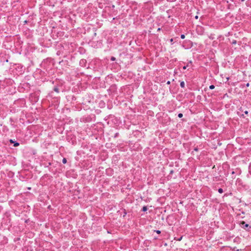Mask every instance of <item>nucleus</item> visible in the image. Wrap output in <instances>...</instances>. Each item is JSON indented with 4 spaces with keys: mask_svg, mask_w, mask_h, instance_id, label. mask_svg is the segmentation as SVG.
<instances>
[{
    "mask_svg": "<svg viewBox=\"0 0 251 251\" xmlns=\"http://www.w3.org/2000/svg\"><path fill=\"white\" fill-rule=\"evenodd\" d=\"M173 173V171H172H172H171L170 173H171V174H172Z\"/></svg>",
    "mask_w": 251,
    "mask_h": 251,
    "instance_id": "21",
    "label": "nucleus"
},
{
    "mask_svg": "<svg viewBox=\"0 0 251 251\" xmlns=\"http://www.w3.org/2000/svg\"><path fill=\"white\" fill-rule=\"evenodd\" d=\"M214 180H215V181H218L219 180V178L218 176H216L214 177V178L213 179Z\"/></svg>",
    "mask_w": 251,
    "mask_h": 251,
    "instance_id": "8",
    "label": "nucleus"
},
{
    "mask_svg": "<svg viewBox=\"0 0 251 251\" xmlns=\"http://www.w3.org/2000/svg\"><path fill=\"white\" fill-rule=\"evenodd\" d=\"M148 210V208L146 206H143V208H142V211H144V212H146V211H147Z\"/></svg>",
    "mask_w": 251,
    "mask_h": 251,
    "instance_id": "4",
    "label": "nucleus"
},
{
    "mask_svg": "<svg viewBox=\"0 0 251 251\" xmlns=\"http://www.w3.org/2000/svg\"><path fill=\"white\" fill-rule=\"evenodd\" d=\"M195 18H196V19H198V16H196L195 17Z\"/></svg>",
    "mask_w": 251,
    "mask_h": 251,
    "instance_id": "22",
    "label": "nucleus"
},
{
    "mask_svg": "<svg viewBox=\"0 0 251 251\" xmlns=\"http://www.w3.org/2000/svg\"><path fill=\"white\" fill-rule=\"evenodd\" d=\"M10 142L11 143H14V141H13L12 139H11V140H10Z\"/></svg>",
    "mask_w": 251,
    "mask_h": 251,
    "instance_id": "17",
    "label": "nucleus"
},
{
    "mask_svg": "<svg viewBox=\"0 0 251 251\" xmlns=\"http://www.w3.org/2000/svg\"><path fill=\"white\" fill-rule=\"evenodd\" d=\"M180 85L181 87L184 88V86H185V83H184V81H181L180 82Z\"/></svg>",
    "mask_w": 251,
    "mask_h": 251,
    "instance_id": "3",
    "label": "nucleus"
},
{
    "mask_svg": "<svg viewBox=\"0 0 251 251\" xmlns=\"http://www.w3.org/2000/svg\"><path fill=\"white\" fill-rule=\"evenodd\" d=\"M188 67V65H186V66H184L183 67V69L185 70L186 69V68Z\"/></svg>",
    "mask_w": 251,
    "mask_h": 251,
    "instance_id": "15",
    "label": "nucleus"
},
{
    "mask_svg": "<svg viewBox=\"0 0 251 251\" xmlns=\"http://www.w3.org/2000/svg\"><path fill=\"white\" fill-rule=\"evenodd\" d=\"M180 37L181 39H183L185 38V35L184 34H181Z\"/></svg>",
    "mask_w": 251,
    "mask_h": 251,
    "instance_id": "13",
    "label": "nucleus"
},
{
    "mask_svg": "<svg viewBox=\"0 0 251 251\" xmlns=\"http://www.w3.org/2000/svg\"><path fill=\"white\" fill-rule=\"evenodd\" d=\"M245 114H248V111H245Z\"/></svg>",
    "mask_w": 251,
    "mask_h": 251,
    "instance_id": "23",
    "label": "nucleus"
},
{
    "mask_svg": "<svg viewBox=\"0 0 251 251\" xmlns=\"http://www.w3.org/2000/svg\"><path fill=\"white\" fill-rule=\"evenodd\" d=\"M183 116V114L182 113H179L178 115V117L179 118H182Z\"/></svg>",
    "mask_w": 251,
    "mask_h": 251,
    "instance_id": "11",
    "label": "nucleus"
},
{
    "mask_svg": "<svg viewBox=\"0 0 251 251\" xmlns=\"http://www.w3.org/2000/svg\"><path fill=\"white\" fill-rule=\"evenodd\" d=\"M246 86H247V87H249V86H250V84H249V83H247V84H246Z\"/></svg>",
    "mask_w": 251,
    "mask_h": 251,
    "instance_id": "16",
    "label": "nucleus"
},
{
    "mask_svg": "<svg viewBox=\"0 0 251 251\" xmlns=\"http://www.w3.org/2000/svg\"><path fill=\"white\" fill-rule=\"evenodd\" d=\"M62 162L63 164H65L67 162V160H66V158H63V159L62 160Z\"/></svg>",
    "mask_w": 251,
    "mask_h": 251,
    "instance_id": "7",
    "label": "nucleus"
},
{
    "mask_svg": "<svg viewBox=\"0 0 251 251\" xmlns=\"http://www.w3.org/2000/svg\"><path fill=\"white\" fill-rule=\"evenodd\" d=\"M170 41H171V42H172L173 41V39H171L170 40Z\"/></svg>",
    "mask_w": 251,
    "mask_h": 251,
    "instance_id": "20",
    "label": "nucleus"
},
{
    "mask_svg": "<svg viewBox=\"0 0 251 251\" xmlns=\"http://www.w3.org/2000/svg\"><path fill=\"white\" fill-rule=\"evenodd\" d=\"M234 172L233 171V172H232V174H234Z\"/></svg>",
    "mask_w": 251,
    "mask_h": 251,
    "instance_id": "24",
    "label": "nucleus"
},
{
    "mask_svg": "<svg viewBox=\"0 0 251 251\" xmlns=\"http://www.w3.org/2000/svg\"><path fill=\"white\" fill-rule=\"evenodd\" d=\"M167 83H168V84H169V83H170V81H168V82H167Z\"/></svg>",
    "mask_w": 251,
    "mask_h": 251,
    "instance_id": "25",
    "label": "nucleus"
},
{
    "mask_svg": "<svg viewBox=\"0 0 251 251\" xmlns=\"http://www.w3.org/2000/svg\"><path fill=\"white\" fill-rule=\"evenodd\" d=\"M236 43V41H234L232 42L233 44H235Z\"/></svg>",
    "mask_w": 251,
    "mask_h": 251,
    "instance_id": "19",
    "label": "nucleus"
},
{
    "mask_svg": "<svg viewBox=\"0 0 251 251\" xmlns=\"http://www.w3.org/2000/svg\"><path fill=\"white\" fill-rule=\"evenodd\" d=\"M19 146V143L16 142H14V147H18Z\"/></svg>",
    "mask_w": 251,
    "mask_h": 251,
    "instance_id": "5",
    "label": "nucleus"
},
{
    "mask_svg": "<svg viewBox=\"0 0 251 251\" xmlns=\"http://www.w3.org/2000/svg\"><path fill=\"white\" fill-rule=\"evenodd\" d=\"M54 90L55 92H57V93H58V92H59V89H58V88H56V87H55V88H54Z\"/></svg>",
    "mask_w": 251,
    "mask_h": 251,
    "instance_id": "10",
    "label": "nucleus"
},
{
    "mask_svg": "<svg viewBox=\"0 0 251 251\" xmlns=\"http://www.w3.org/2000/svg\"><path fill=\"white\" fill-rule=\"evenodd\" d=\"M242 1H244L245 0H241Z\"/></svg>",
    "mask_w": 251,
    "mask_h": 251,
    "instance_id": "26",
    "label": "nucleus"
},
{
    "mask_svg": "<svg viewBox=\"0 0 251 251\" xmlns=\"http://www.w3.org/2000/svg\"><path fill=\"white\" fill-rule=\"evenodd\" d=\"M241 226H242V227H243L245 229L249 226V225L246 224L244 221H242L241 223Z\"/></svg>",
    "mask_w": 251,
    "mask_h": 251,
    "instance_id": "1",
    "label": "nucleus"
},
{
    "mask_svg": "<svg viewBox=\"0 0 251 251\" xmlns=\"http://www.w3.org/2000/svg\"><path fill=\"white\" fill-rule=\"evenodd\" d=\"M215 88V86L213 85H211L209 86V88L210 89H213Z\"/></svg>",
    "mask_w": 251,
    "mask_h": 251,
    "instance_id": "9",
    "label": "nucleus"
},
{
    "mask_svg": "<svg viewBox=\"0 0 251 251\" xmlns=\"http://www.w3.org/2000/svg\"><path fill=\"white\" fill-rule=\"evenodd\" d=\"M111 60L112 61H114V60H115V58L114 57H112L111 58Z\"/></svg>",
    "mask_w": 251,
    "mask_h": 251,
    "instance_id": "14",
    "label": "nucleus"
},
{
    "mask_svg": "<svg viewBox=\"0 0 251 251\" xmlns=\"http://www.w3.org/2000/svg\"><path fill=\"white\" fill-rule=\"evenodd\" d=\"M182 237H183L182 236H181L180 237L178 238H176V237H175L174 240L180 241H181L182 240Z\"/></svg>",
    "mask_w": 251,
    "mask_h": 251,
    "instance_id": "2",
    "label": "nucleus"
},
{
    "mask_svg": "<svg viewBox=\"0 0 251 251\" xmlns=\"http://www.w3.org/2000/svg\"><path fill=\"white\" fill-rule=\"evenodd\" d=\"M154 231L155 232H156L157 234H160L161 233V231H160L159 230H154Z\"/></svg>",
    "mask_w": 251,
    "mask_h": 251,
    "instance_id": "12",
    "label": "nucleus"
},
{
    "mask_svg": "<svg viewBox=\"0 0 251 251\" xmlns=\"http://www.w3.org/2000/svg\"><path fill=\"white\" fill-rule=\"evenodd\" d=\"M194 150H195V151H198V148H195V149H194Z\"/></svg>",
    "mask_w": 251,
    "mask_h": 251,
    "instance_id": "18",
    "label": "nucleus"
},
{
    "mask_svg": "<svg viewBox=\"0 0 251 251\" xmlns=\"http://www.w3.org/2000/svg\"><path fill=\"white\" fill-rule=\"evenodd\" d=\"M218 192L220 193H223V190L222 188H219L218 189Z\"/></svg>",
    "mask_w": 251,
    "mask_h": 251,
    "instance_id": "6",
    "label": "nucleus"
}]
</instances>
